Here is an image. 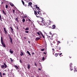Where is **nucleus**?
Returning <instances> with one entry per match:
<instances>
[{
	"label": "nucleus",
	"mask_w": 77,
	"mask_h": 77,
	"mask_svg": "<svg viewBox=\"0 0 77 77\" xmlns=\"http://www.w3.org/2000/svg\"><path fill=\"white\" fill-rule=\"evenodd\" d=\"M1 42L3 47H6V45H5V43H4V42H3V37H1Z\"/></svg>",
	"instance_id": "obj_1"
},
{
	"label": "nucleus",
	"mask_w": 77,
	"mask_h": 77,
	"mask_svg": "<svg viewBox=\"0 0 77 77\" xmlns=\"http://www.w3.org/2000/svg\"><path fill=\"white\" fill-rule=\"evenodd\" d=\"M1 68L3 69L5 67V68H7V65L5 63H4V65H2L1 66Z\"/></svg>",
	"instance_id": "obj_2"
},
{
	"label": "nucleus",
	"mask_w": 77,
	"mask_h": 77,
	"mask_svg": "<svg viewBox=\"0 0 77 77\" xmlns=\"http://www.w3.org/2000/svg\"><path fill=\"white\" fill-rule=\"evenodd\" d=\"M8 36H9V37L10 39L11 42L12 44H13V42L12 41V38L11 37V36H10V35L9 34Z\"/></svg>",
	"instance_id": "obj_3"
},
{
	"label": "nucleus",
	"mask_w": 77,
	"mask_h": 77,
	"mask_svg": "<svg viewBox=\"0 0 77 77\" xmlns=\"http://www.w3.org/2000/svg\"><path fill=\"white\" fill-rule=\"evenodd\" d=\"M11 32V33H14V29L12 28V27L10 26Z\"/></svg>",
	"instance_id": "obj_4"
},
{
	"label": "nucleus",
	"mask_w": 77,
	"mask_h": 77,
	"mask_svg": "<svg viewBox=\"0 0 77 77\" xmlns=\"http://www.w3.org/2000/svg\"><path fill=\"white\" fill-rule=\"evenodd\" d=\"M67 45L69 46L70 45H71V41H69L67 42Z\"/></svg>",
	"instance_id": "obj_5"
},
{
	"label": "nucleus",
	"mask_w": 77,
	"mask_h": 77,
	"mask_svg": "<svg viewBox=\"0 0 77 77\" xmlns=\"http://www.w3.org/2000/svg\"><path fill=\"white\" fill-rule=\"evenodd\" d=\"M5 2V0H2L1 1V5L3 6H4V5H3V3H4V2Z\"/></svg>",
	"instance_id": "obj_6"
},
{
	"label": "nucleus",
	"mask_w": 77,
	"mask_h": 77,
	"mask_svg": "<svg viewBox=\"0 0 77 77\" xmlns=\"http://www.w3.org/2000/svg\"><path fill=\"white\" fill-rule=\"evenodd\" d=\"M48 38L49 40H52L51 38V36H50L47 35Z\"/></svg>",
	"instance_id": "obj_7"
},
{
	"label": "nucleus",
	"mask_w": 77,
	"mask_h": 77,
	"mask_svg": "<svg viewBox=\"0 0 77 77\" xmlns=\"http://www.w3.org/2000/svg\"><path fill=\"white\" fill-rule=\"evenodd\" d=\"M4 30L5 33L6 35L7 34V31H6V28H4Z\"/></svg>",
	"instance_id": "obj_8"
},
{
	"label": "nucleus",
	"mask_w": 77,
	"mask_h": 77,
	"mask_svg": "<svg viewBox=\"0 0 77 77\" xmlns=\"http://www.w3.org/2000/svg\"><path fill=\"white\" fill-rule=\"evenodd\" d=\"M42 23L43 24H44V25L45 26L47 25V23H45V21H42Z\"/></svg>",
	"instance_id": "obj_9"
},
{
	"label": "nucleus",
	"mask_w": 77,
	"mask_h": 77,
	"mask_svg": "<svg viewBox=\"0 0 77 77\" xmlns=\"http://www.w3.org/2000/svg\"><path fill=\"white\" fill-rule=\"evenodd\" d=\"M52 27L53 29H56V25H52Z\"/></svg>",
	"instance_id": "obj_10"
},
{
	"label": "nucleus",
	"mask_w": 77,
	"mask_h": 77,
	"mask_svg": "<svg viewBox=\"0 0 77 77\" xmlns=\"http://www.w3.org/2000/svg\"><path fill=\"white\" fill-rule=\"evenodd\" d=\"M36 17H37V18H41V19L42 20H43V19L41 17H40V16H38V15H36Z\"/></svg>",
	"instance_id": "obj_11"
},
{
	"label": "nucleus",
	"mask_w": 77,
	"mask_h": 77,
	"mask_svg": "<svg viewBox=\"0 0 77 77\" xmlns=\"http://www.w3.org/2000/svg\"><path fill=\"white\" fill-rule=\"evenodd\" d=\"M57 49L58 50H61V47H59L57 48Z\"/></svg>",
	"instance_id": "obj_12"
},
{
	"label": "nucleus",
	"mask_w": 77,
	"mask_h": 77,
	"mask_svg": "<svg viewBox=\"0 0 77 77\" xmlns=\"http://www.w3.org/2000/svg\"><path fill=\"white\" fill-rule=\"evenodd\" d=\"M14 67L16 68V69H18V67L17 65H15L14 66Z\"/></svg>",
	"instance_id": "obj_13"
},
{
	"label": "nucleus",
	"mask_w": 77,
	"mask_h": 77,
	"mask_svg": "<svg viewBox=\"0 0 77 77\" xmlns=\"http://www.w3.org/2000/svg\"><path fill=\"white\" fill-rule=\"evenodd\" d=\"M34 14L36 15H38V13H37V12H36V11H34Z\"/></svg>",
	"instance_id": "obj_14"
},
{
	"label": "nucleus",
	"mask_w": 77,
	"mask_h": 77,
	"mask_svg": "<svg viewBox=\"0 0 77 77\" xmlns=\"http://www.w3.org/2000/svg\"><path fill=\"white\" fill-rule=\"evenodd\" d=\"M28 5H29L28 6H29V5L31 6V5H32V3L31 2H29V3Z\"/></svg>",
	"instance_id": "obj_15"
},
{
	"label": "nucleus",
	"mask_w": 77,
	"mask_h": 77,
	"mask_svg": "<svg viewBox=\"0 0 77 77\" xmlns=\"http://www.w3.org/2000/svg\"><path fill=\"white\" fill-rule=\"evenodd\" d=\"M18 17L15 18V20L16 21H17V22H18Z\"/></svg>",
	"instance_id": "obj_16"
},
{
	"label": "nucleus",
	"mask_w": 77,
	"mask_h": 77,
	"mask_svg": "<svg viewBox=\"0 0 77 77\" xmlns=\"http://www.w3.org/2000/svg\"><path fill=\"white\" fill-rule=\"evenodd\" d=\"M39 39H41V38H39L37 37L36 38V41H38V40H39Z\"/></svg>",
	"instance_id": "obj_17"
},
{
	"label": "nucleus",
	"mask_w": 77,
	"mask_h": 77,
	"mask_svg": "<svg viewBox=\"0 0 77 77\" xmlns=\"http://www.w3.org/2000/svg\"><path fill=\"white\" fill-rule=\"evenodd\" d=\"M47 22L48 23H49V25H50L51 24V21L48 20Z\"/></svg>",
	"instance_id": "obj_18"
},
{
	"label": "nucleus",
	"mask_w": 77,
	"mask_h": 77,
	"mask_svg": "<svg viewBox=\"0 0 77 77\" xmlns=\"http://www.w3.org/2000/svg\"><path fill=\"white\" fill-rule=\"evenodd\" d=\"M27 53H28V54H29V55L30 56H31V54H30V52H29V51H27Z\"/></svg>",
	"instance_id": "obj_19"
},
{
	"label": "nucleus",
	"mask_w": 77,
	"mask_h": 77,
	"mask_svg": "<svg viewBox=\"0 0 77 77\" xmlns=\"http://www.w3.org/2000/svg\"><path fill=\"white\" fill-rule=\"evenodd\" d=\"M27 68L28 69H30V65H28Z\"/></svg>",
	"instance_id": "obj_20"
},
{
	"label": "nucleus",
	"mask_w": 77,
	"mask_h": 77,
	"mask_svg": "<svg viewBox=\"0 0 77 77\" xmlns=\"http://www.w3.org/2000/svg\"><path fill=\"white\" fill-rule=\"evenodd\" d=\"M10 52L11 53H14V52L12 51V49H10Z\"/></svg>",
	"instance_id": "obj_21"
},
{
	"label": "nucleus",
	"mask_w": 77,
	"mask_h": 77,
	"mask_svg": "<svg viewBox=\"0 0 77 77\" xmlns=\"http://www.w3.org/2000/svg\"><path fill=\"white\" fill-rule=\"evenodd\" d=\"M10 5L12 6V7H13L14 6V5L12 3H10Z\"/></svg>",
	"instance_id": "obj_22"
},
{
	"label": "nucleus",
	"mask_w": 77,
	"mask_h": 77,
	"mask_svg": "<svg viewBox=\"0 0 77 77\" xmlns=\"http://www.w3.org/2000/svg\"><path fill=\"white\" fill-rule=\"evenodd\" d=\"M29 30V28L28 27H26L25 29V30Z\"/></svg>",
	"instance_id": "obj_23"
},
{
	"label": "nucleus",
	"mask_w": 77,
	"mask_h": 77,
	"mask_svg": "<svg viewBox=\"0 0 77 77\" xmlns=\"http://www.w3.org/2000/svg\"><path fill=\"white\" fill-rule=\"evenodd\" d=\"M2 11L4 14L5 15H6V13L5 12V11H4V10H2Z\"/></svg>",
	"instance_id": "obj_24"
},
{
	"label": "nucleus",
	"mask_w": 77,
	"mask_h": 77,
	"mask_svg": "<svg viewBox=\"0 0 77 77\" xmlns=\"http://www.w3.org/2000/svg\"><path fill=\"white\" fill-rule=\"evenodd\" d=\"M74 69H75V71L77 72V70H76V69H77V68H76V67L75 66V67H74Z\"/></svg>",
	"instance_id": "obj_25"
},
{
	"label": "nucleus",
	"mask_w": 77,
	"mask_h": 77,
	"mask_svg": "<svg viewBox=\"0 0 77 77\" xmlns=\"http://www.w3.org/2000/svg\"><path fill=\"white\" fill-rule=\"evenodd\" d=\"M36 9H37V10H40V9H39V7H37L35 8Z\"/></svg>",
	"instance_id": "obj_26"
},
{
	"label": "nucleus",
	"mask_w": 77,
	"mask_h": 77,
	"mask_svg": "<svg viewBox=\"0 0 77 77\" xmlns=\"http://www.w3.org/2000/svg\"><path fill=\"white\" fill-rule=\"evenodd\" d=\"M21 54H20V55L21 56H22L23 55H24V54L23 53V52H21Z\"/></svg>",
	"instance_id": "obj_27"
},
{
	"label": "nucleus",
	"mask_w": 77,
	"mask_h": 77,
	"mask_svg": "<svg viewBox=\"0 0 77 77\" xmlns=\"http://www.w3.org/2000/svg\"><path fill=\"white\" fill-rule=\"evenodd\" d=\"M55 56L56 57H57L58 56V54L56 53L55 54Z\"/></svg>",
	"instance_id": "obj_28"
},
{
	"label": "nucleus",
	"mask_w": 77,
	"mask_h": 77,
	"mask_svg": "<svg viewBox=\"0 0 77 77\" xmlns=\"http://www.w3.org/2000/svg\"><path fill=\"white\" fill-rule=\"evenodd\" d=\"M22 21L23 22H25V19L24 18H23V19L22 20Z\"/></svg>",
	"instance_id": "obj_29"
},
{
	"label": "nucleus",
	"mask_w": 77,
	"mask_h": 77,
	"mask_svg": "<svg viewBox=\"0 0 77 77\" xmlns=\"http://www.w3.org/2000/svg\"><path fill=\"white\" fill-rule=\"evenodd\" d=\"M37 34L39 35V36H41V34H40V33L39 32H37Z\"/></svg>",
	"instance_id": "obj_30"
},
{
	"label": "nucleus",
	"mask_w": 77,
	"mask_h": 77,
	"mask_svg": "<svg viewBox=\"0 0 77 77\" xmlns=\"http://www.w3.org/2000/svg\"><path fill=\"white\" fill-rule=\"evenodd\" d=\"M45 50V49L43 48L41 49V51H44Z\"/></svg>",
	"instance_id": "obj_31"
},
{
	"label": "nucleus",
	"mask_w": 77,
	"mask_h": 77,
	"mask_svg": "<svg viewBox=\"0 0 77 77\" xmlns=\"http://www.w3.org/2000/svg\"><path fill=\"white\" fill-rule=\"evenodd\" d=\"M22 2L23 5H24V1H22Z\"/></svg>",
	"instance_id": "obj_32"
},
{
	"label": "nucleus",
	"mask_w": 77,
	"mask_h": 77,
	"mask_svg": "<svg viewBox=\"0 0 77 77\" xmlns=\"http://www.w3.org/2000/svg\"><path fill=\"white\" fill-rule=\"evenodd\" d=\"M13 14H15V10H13Z\"/></svg>",
	"instance_id": "obj_33"
},
{
	"label": "nucleus",
	"mask_w": 77,
	"mask_h": 77,
	"mask_svg": "<svg viewBox=\"0 0 77 77\" xmlns=\"http://www.w3.org/2000/svg\"><path fill=\"white\" fill-rule=\"evenodd\" d=\"M42 36L43 38H44L45 39V36H44V35H42Z\"/></svg>",
	"instance_id": "obj_34"
},
{
	"label": "nucleus",
	"mask_w": 77,
	"mask_h": 77,
	"mask_svg": "<svg viewBox=\"0 0 77 77\" xmlns=\"http://www.w3.org/2000/svg\"><path fill=\"white\" fill-rule=\"evenodd\" d=\"M5 8H6V9H7V8H8V5H6L5 6Z\"/></svg>",
	"instance_id": "obj_35"
},
{
	"label": "nucleus",
	"mask_w": 77,
	"mask_h": 77,
	"mask_svg": "<svg viewBox=\"0 0 77 77\" xmlns=\"http://www.w3.org/2000/svg\"><path fill=\"white\" fill-rule=\"evenodd\" d=\"M35 63V66H37V64H36V62H34Z\"/></svg>",
	"instance_id": "obj_36"
},
{
	"label": "nucleus",
	"mask_w": 77,
	"mask_h": 77,
	"mask_svg": "<svg viewBox=\"0 0 77 77\" xmlns=\"http://www.w3.org/2000/svg\"><path fill=\"white\" fill-rule=\"evenodd\" d=\"M0 76L1 77H2V72H0Z\"/></svg>",
	"instance_id": "obj_37"
},
{
	"label": "nucleus",
	"mask_w": 77,
	"mask_h": 77,
	"mask_svg": "<svg viewBox=\"0 0 77 77\" xmlns=\"http://www.w3.org/2000/svg\"><path fill=\"white\" fill-rule=\"evenodd\" d=\"M72 65V63H70V67H71V66Z\"/></svg>",
	"instance_id": "obj_38"
},
{
	"label": "nucleus",
	"mask_w": 77,
	"mask_h": 77,
	"mask_svg": "<svg viewBox=\"0 0 77 77\" xmlns=\"http://www.w3.org/2000/svg\"><path fill=\"white\" fill-rule=\"evenodd\" d=\"M42 60H45V57H43Z\"/></svg>",
	"instance_id": "obj_39"
},
{
	"label": "nucleus",
	"mask_w": 77,
	"mask_h": 77,
	"mask_svg": "<svg viewBox=\"0 0 77 77\" xmlns=\"http://www.w3.org/2000/svg\"><path fill=\"white\" fill-rule=\"evenodd\" d=\"M11 61V62H13L14 61L12 59V58H10Z\"/></svg>",
	"instance_id": "obj_40"
},
{
	"label": "nucleus",
	"mask_w": 77,
	"mask_h": 77,
	"mask_svg": "<svg viewBox=\"0 0 77 77\" xmlns=\"http://www.w3.org/2000/svg\"><path fill=\"white\" fill-rule=\"evenodd\" d=\"M25 33H29V31H26L25 32Z\"/></svg>",
	"instance_id": "obj_41"
},
{
	"label": "nucleus",
	"mask_w": 77,
	"mask_h": 77,
	"mask_svg": "<svg viewBox=\"0 0 77 77\" xmlns=\"http://www.w3.org/2000/svg\"><path fill=\"white\" fill-rule=\"evenodd\" d=\"M39 12H41V11H38V14H39Z\"/></svg>",
	"instance_id": "obj_42"
},
{
	"label": "nucleus",
	"mask_w": 77,
	"mask_h": 77,
	"mask_svg": "<svg viewBox=\"0 0 77 77\" xmlns=\"http://www.w3.org/2000/svg\"><path fill=\"white\" fill-rule=\"evenodd\" d=\"M0 20L2 21V16L0 17Z\"/></svg>",
	"instance_id": "obj_43"
},
{
	"label": "nucleus",
	"mask_w": 77,
	"mask_h": 77,
	"mask_svg": "<svg viewBox=\"0 0 77 77\" xmlns=\"http://www.w3.org/2000/svg\"><path fill=\"white\" fill-rule=\"evenodd\" d=\"M20 63H22V61H21V59L20 60Z\"/></svg>",
	"instance_id": "obj_44"
},
{
	"label": "nucleus",
	"mask_w": 77,
	"mask_h": 77,
	"mask_svg": "<svg viewBox=\"0 0 77 77\" xmlns=\"http://www.w3.org/2000/svg\"><path fill=\"white\" fill-rule=\"evenodd\" d=\"M62 54V53H61L60 54L59 56H61Z\"/></svg>",
	"instance_id": "obj_45"
},
{
	"label": "nucleus",
	"mask_w": 77,
	"mask_h": 77,
	"mask_svg": "<svg viewBox=\"0 0 77 77\" xmlns=\"http://www.w3.org/2000/svg\"><path fill=\"white\" fill-rule=\"evenodd\" d=\"M57 42H58V43H60V41H58Z\"/></svg>",
	"instance_id": "obj_46"
},
{
	"label": "nucleus",
	"mask_w": 77,
	"mask_h": 77,
	"mask_svg": "<svg viewBox=\"0 0 77 77\" xmlns=\"http://www.w3.org/2000/svg\"><path fill=\"white\" fill-rule=\"evenodd\" d=\"M3 75H6V74L5 73H3L2 74Z\"/></svg>",
	"instance_id": "obj_47"
},
{
	"label": "nucleus",
	"mask_w": 77,
	"mask_h": 77,
	"mask_svg": "<svg viewBox=\"0 0 77 77\" xmlns=\"http://www.w3.org/2000/svg\"><path fill=\"white\" fill-rule=\"evenodd\" d=\"M37 6H38V5H35V7H36L35 8H36L37 7H38Z\"/></svg>",
	"instance_id": "obj_48"
},
{
	"label": "nucleus",
	"mask_w": 77,
	"mask_h": 77,
	"mask_svg": "<svg viewBox=\"0 0 77 77\" xmlns=\"http://www.w3.org/2000/svg\"><path fill=\"white\" fill-rule=\"evenodd\" d=\"M40 34L41 35H43V34H42V33L41 32H40Z\"/></svg>",
	"instance_id": "obj_49"
},
{
	"label": "nucleus",
	"mask_w": 77,
	"mask_h": 77,
	"mask_svg": "<svg viewBox=\"0 0 77 77\" xmlns=\"http://www.w3.org/2000/svg\"><path fill=\"white\" fill-rule=\"evenodd\" d=\"M34 54H35V53L33 52V53H32V55H34Z\"/></svg>",
	"instance_id": "obj_50"
},
{
	"label": "nucleus",
	"mask_w": 77,
	"mask_h": 77,
	"mask_svg": "<svg viewBox=\"0 0 77 77\" xmlns=\"http://www.w3.org/2000/svg\"><path fill=\"white\" fill-rule=\"evenodd\" d=\"M11 74H12V75H14V73H12Z\"/></svg>",
	"instance_id": "obj_51"
},
{
	"label": "nucleus",
	"mask_w": 77,
	"mask_h": 77,
	"mask_svg": "<svg viewBox=\"0 0 77 77\" xmlns=\"http://www.w3.org/2000/svg\"><path fill=\"white\" fill-rule=\"evenodd\" d=\"M50 35H52V33H51V32H50Z\"/></svg>",
	"instance_id": "obj_52"
},
{
	"label": "nucleus",
	"mask_w": 77,
	"mask_h": 77,
	"mask_svg": "<svg viewBox=\"0 0 77 77\" xmlns=\"http://www.w3.org/2000/svg\"><path fill=\"white\" fill-rule=\"evenodd\" d=\"M38 70H39V71H41V69L40 68H39Z\"/></svg>",
	"instance_id": "obj_53"
},
{
	"label": "nucleus",
	"mask_w": 77,
	"mask_h": 77,
	"mask_svg": "<svg viewBox=\"0 0 77 77\" xmlns=\"http://www.w3.org/2000/svg\"><path fill=\"white\" fill-rule=\"evenodd\" d=\"M52 51H54V49H52Z\"/></svg>",
	"instance_id": "obj_54"
},
{
	"label": "nucleus",
	"mask_w": 77,
	"mask_h": 77,
	"mask_svg": "<svg viewBox=\"0 0 77 77\" xmlns=\"http://www.w3.org/2000/svg\"><path fill=\"white\" fill-rule=\"evenodd\" d=\"M28 20L29 21H31V20L30 19H29Z\"/></svg>",
	"instance_id": "obj_55"
},
{
	"label": "nucleus",
	"mask_w": 77,
	"mask_h": 77,
	"mask_svg": "<svg viewBox=\"0 0 77 77\" xmlns=\"http://www.w3.org/2000/svg\"><path fill=\"white\" fill-rule=\"evenodd\" d=\"M24 39H26V37H24Z\"/></svg>",
	"instance_id": "obj_56"
},
{
	"label": "nucleus",
	"mask_w": 77,
	"mask_h": 77,
	"mask_svg": "<svg viewBox=\"0 0 77 77\" xmlns=\"http://www.w3.org/2000/svg\"><path fill=\"white\" fill-rule=\"evenodd\" d=\"M44 54H46V53H45V52H44L43 53Z\"/></svg>",
	"instance_id": "obj_57"
},
{
	"label": "nucleus",
	"mask_w": 77,
	"mask_h": 77,
	"mask_svg": "<svg viewBox=\"0 0 77 77\" xmlns=\"http://www.w3.org/2000/svg\"><path fill=\"white\" fill-rule=\"evenodd\" d=\"M22 18H25V17L24 16H22Z\"/></svg>",
	"instance_id": "obj_58"
},
{
	"label": "nucleus",
	"mask_w": 77,
	"mask_h": 77,
	"mask_svg": "<svg viewBox=\"0 0 77 77\" xmlns=\"http://www.w3.org/2000/svg\"><path fill=\"white\" fill-rule=\"evenodd\" d=\"M28 43H29V44H30V41H28Z\"/></svg>",
	"instance_id": "obj_59"
},
{
	"label": "nucleus",
	"mask_w": 77,
	"mask_h": 77,
	"mask_svg": "<svg viewBox=\"0 0 77 77\" xmlns=\"http://www.w3.org/2000/svg\"><path fill=\"white\" fill-rule=\"evenodd\" d=\"M17 30H18V26H17Z\"/></svg>",
	"instance_id": "obj_60"
},
{
	"label": "nucleus",
	"mask_w": 77,
	"mask_h": 77,
	"mask_svg": "<svg viewBox=\"0 0 77 77\" xmlns=\"http://www.w3.org/2000/svg\"><path fill=\"white\" fill-rule=\"evenodd\" d=\"M39 38H42V37L40 36Z\"/></svg>",
	"instance_id": "obj_61"
},
{
	"label": "nucleus",
	"mask_w": 77,
	"mask_h": 77,
	"mask_svg": "<svg viewBox=\"0 0 77 77\" xmlns=\"http://www.w3.org/2000/svg\"><path fill=\"white\" fill-rule=\"evenodd\" d=\"M69 58H71V57H70V56H69Z\"/></svg>",
	"instance_id": "obj_62"
},
{
	"label": "nucleus",
	"mask_w": 77,
	"mask_h": 77,
	"mask_svg": "<svg viewBox=\"0 0 77 77\" xmlns=\"http://www.w3.org/2000/svg\"><path fill=\"white\" fill-rule=\"evenodd\" d=\"M72 69H71V71H72Z\"/></svg>",
	"instance_id": "obj_63"
},
{
	"label": "nucleus",
	"mask_w": 77,
	"mask_h": 77,
	"mask_svg": "<svg viewBox=\"0 0 77 77\" xmlns=\"http://www.w3.org/2000/svg\"><path fill=\"white\" fill-rule=\"evenodd\" d=\"M1 17V15L0 14V17Z\"/></svg>",
	"instance_id": "obj_64"
}]
</instances>
